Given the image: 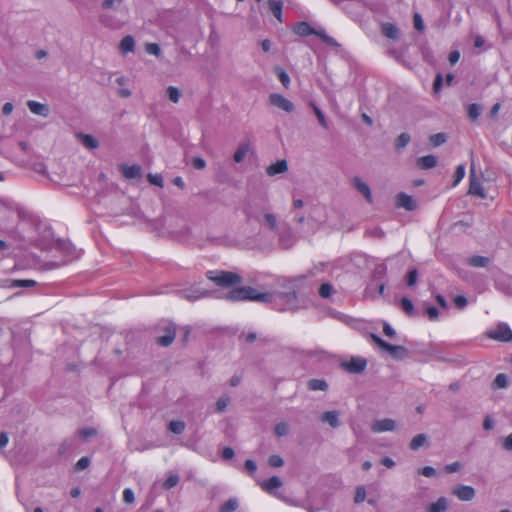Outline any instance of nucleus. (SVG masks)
I'll use <instances>...</instances> for the list:
<instances>
[{
  "label": "nucleus",
  "mask_w": 512,
  "mask_h": 512,
  "mask_svg": "<svg viewBox=\"0 0 512 512\" xmlns=\"http://www.w3.org/2000/svg\"><path fill=\"white\" fill-rule=\"evenodd\" d=\"M79 139L83 146H85L88 149H96L99 146L98 140L90 134L80 133Z\"/></svg>",
  "instance_id": "c756f323"
},
{
  "label": "nucleus",
  "mask_w": 512,
  "mask_h": 512,
  "mask_svg": "<svg viewBox=\"0 0 512 512\" xmlns=\"http://www.w3.org/2000/svg\"><path fill=\"white\" fill-rule=\"evenodd\" d=\"M320 419L322 422L329 424L332 428H338L341 425L339 412L336 410L324 412Z\"/></svg>",
  "instance_id": "b1692460"
},
{
  "label": "nucleus",
  "mask_w": 512,
  "mask_h": 512,
  "mask_svg": "<svg viewBox=\"0 0 512 512\" xmlns=\"http://www.w3.org/2000/svg\"><path fill=\"white\" fill-rule=\"evenodd\" d=\"M465 176V166L464 165H458L456 167V170L454 172L453 178V186H456L459 184V182L464 178Z\"/></svg>",
  "instance_id": "3c124183"
},
{
  "label": "nucleus",
  "mask_w": 512,
  "mask_h": 512,
  "mask_svg": "<svg viewBox=\"0 0 512 512\" xmlns=\"http://www.w3.org/2000/svg\"><path fill=\"white\" fill-rule=\"evenodd\" d=\"M413 23H414V28L417 31L421 32L424 30V28H425L424 22H423L422 16L419 13L414 14Z\"/></svg>",
  "instance_id": "e2e57ef3"
},
{
  "label": "nucleus",
  "mask_w": 512,
  "mask_h": 512,
  "mask_svg": "<svg viewBox=\"0 0 512 512\" xmlns=\"http://www.w3.org/2000/svg\"><path fill=\"white\" fill-rule=\"evenodd\" d=\"M293 31L295 34L301 36V37H307L310 35H315L319 37L326 45L334 47V48H340L341 45L331 36H329L326 31L322 28L315 29L310 26L308 22L301 21L297 22L293 28Z\"/></svg>",
  "instance_id": "f03ea898"
},
{
  "label": "nucleus",
  "mask_w": 512,
  "mask_h": 512,
  "mask_svg": "<svg viewBox=\"0 0 512 512\" xmlns=\"http://www.w3.org/2000/svg\"><path fill=\"white\" fill-rule=\"evenodd\" d=\"M281 298L283 299L286 308L290 311H296L298 309V296L294 289H289L284 292H279Z\"/></svg>",
  "instance_id": "4468645a"
},
{
  "label": "nucleus",
  "mask_w": 512,
  "mask_h": 512,
  "mask_svg": "<svg viewBox=\"0 0 512 512\" xmlns=\"http://www.w3.org/2000/svg\"><path fill=\"white\" fill-rule=\"evenodd\" d=\"M366 498V490L364 486H358L355 491L354 502L361 503Z\"/></svg>",
  "instance_id": "13d9d810"
},
{
  "label": "nucleus",
  "mask_w": 512,
  "mask_h": 512,
  "mask_svg": "<svg viewBox=\"0 0 512 512\" xmlns=\"http://www.w3.org/2000/svg\"><path fill=\"white\" fill-rule=\"evenodd\" d=\"M416 164L422 170L432 169L437 165V157L432 154L422 156L417 159Z\"/></svg>",
  "instance_id": "a878e982"
},
{
  "label": "nucleus",
  "mask_w": 512,
  "mask_h": 512,
  "mask_svg": "<svg viewBox=\"0 0 512 512\" xmlns=\"http://www.w3.org/2000/svg\"><path fill=\"white\" fill-rule=\"evenodd\" d=\"M27 106H28L29 110L33 114H36V115L48 117V115L50 113L48 105L42 104V103L34 101V100H29L27 102Z\"/></svg>",
  "instance_id": "5701e85b"
},
{
  "label": "nucleus",
  "mask_w": 512,
  "mask_h": 512,
  "mask_svg": "<svg viewBox=\"0 0 512 512\" xmlns=\"http://www.w3.org/2000/svg\"><path fill=\"white\" fill-rule=\"evenodd\" d=\"M166 95L173 103H178L181 97V92L177 87L169 86L166 89Z\"/></svg>",
  "instance_id": "c03bdc74"
},
{
  "label": "nucleus",
  "mask_w": 512,
  "mask_h": 512,
  "mask_svg": "<svg viewBox=\"0 0 512 512\" xmlns=\"http://www.w3.org/2000/svg\"><path fill=\"white\" fill-rule=\"evenodd\" d=\"M446 141H447V135H446V133H443V132L433 134L429 137V142L433 147L441 146Z\"/></svg>",
  "instance_id": "58836bf2"
},
{
  "label": "nucleus",
  "mask_w": 512,
  "mask_h": 512,
  "mask_svg": "<svg viewBox=\"0 0 512 512\" xmlns=\"http://www.w3.org/2000/svg\"><path fill=\"white\" fill-rule=\"evenodd\" d=\"M245 339V341L249 344L255 342L256 340H259V342L262 344V345H265L268 340L264 337V338H258V335L255 333V332H249L247 334H244L242 333L240 335V338H243Z\"/></svg>",
  "instance_id": "a18cd8bd"
},
{
  "label": "nucleus",
  "mask_w": 512,
  "mask_h": 512,
  "mask_svg": "<svg viewBox=\"0 0 512 512\" xmlns=\"http://www.w3.org/2000/svg\"><path fill=\"white\" fill-rule=\"evenodd\" d=\"M453 301H454V305L459 310L464 309L468 304L467 298L463 295H457Z\"/></svg>",
  "instance_id": "680f3d73"
},
{
  "label": "nucleus",
  "mask_w": 512,
  "mask_h": 512,
  "mask_svg": "<svg viewBox=\"0 0 512 512\" xmlns=\"http://www.w3.org/2000/svg\"><path fill=\"white\" fill-rule=\"evenodd\" d=\"M428 444V437L424 433L417 434L412 438V440L409 443V448L412 451H417L424 445Z\"/></svg>",
  "instance_id": "bb28decb"
},
{
  "label": "nucleus",
  "mask_w": 512,
  "mask_h": 512,
  "mask_svg": "<svg viewBox=\"0 0 512 512\" xmlns=\"http://www.w3.org/2000/svg\"><path fill=\"white\" fill-rule=\"evenodd\" d=\"M381 33L391 39V40H397L399 39L400 37V31L398 29V27L393 24V23H390V22H383L381 23Z\"/></svg>",
  "instance_id": "4be33fe9"
},
{
  "label": "nucleus",
  "mask_w": 512,
  "mask_h": 512,
  "mask_svg": "<svg viewBox=\"0 0 512 512\" xmlns=\"http://www.w3.org/2000/svg\"><path fill=\"white\" fill-rule=\"evenodd\" d=\"M502 447L506 451H512V432L508 436L503 438Z\"/></svg>",
  "instance_id": "774afa93"
},
{
  "label": "nucleus",
  "mask_w": 512,
  "mask_h": 512,
  "mask_svg": "<svg viewBox=\"0 0 512 512\" xmlns=\"http://www.w3.org/2000/svg\"><path fill=\"white\" fill-rule=\"evenodd\" d=\"M411 140V137L408 133H401L395 140V148L396 150H401L405 148Z\"/></svg>",
  "instance_id": "a19ab883"
},
{
  "label": "nucleus",
  "mask_w": 512,
  "mask_h": 512,
  "mask_svg": "<svg viewBox=\"0 0 512 512\" xmlns=\"http://www.w3.org/2000/svg\"><path fill=\"white\" fill-rule=\"evenodd\" d=\"M186 424L182 420H172L168 424V429L174 434H182L185 430Z\"/></svg>",
  "instance_id": "e433bc0d"
},
{
  "label": "nucleus",
  "mask_w": 512,
  "mask_h": 512,
  "mask_svg": "<svg viewBox=\"0 0 512 512\" xmlns=\"http://www.w3.org/2000/svg\"><path fill=\"white\" fill-rule=\"evenodd\" d=\"M449 507V501L446 497L441 496L437 501L430 503L426 507V512H445Z\"/></svg>",
  "instance_id": "393cba45"
},
{
  "label": "nucleus",
  "mask_w": 512,
  "mask_h": 512,
  "mask_svg": "<svg viewBox=\"0 0 512 512\" xmlns=\"http://www.w3.org/2000/svg\"><path fill=\"white\" fill-rule=\"evenodd\" d=\"M488 336L500 342H509L512 340V330L506 323H500L494 330L488 332Z\"/></svg>",
  "instance_id": "0eeeda50"
},
{
  "label": "nucleus",
  "mask_w": 512,
  "mask_h": 512,
  "mask_svg": "<svg viewBox=\"0 0 512 512\" xmlns=\"http://www.w3.org/2000/svg\"><path fill=\"white\" fill-rule=\"evenodd\" d=\"M443 86V77L441 73H437L435 79L433 81V91L434 93H439Z\"/></svg>",
  "instance_id": "69168bd1"
},
{
  "label": "nucleus",
  "mask_w": 512,
  "mask_h": 512,
  "mask_svg": "<svg viewBox=\"0 0 512 512\" xmlns=\"http://www.w3.org/2000/svg\"><path fill=\"white\" fill-rule=\"evenodd\" d=\"M489 263L490 258L480 255H474L468 259V264L472 267H487Z\"/></svg>",
  "instance_id": "473e14b6"
},
{
  "label": "nucleus",
  "mask_w": 512,
  "mask_h": 512,
  "mask_svg": "<svg viewBox=\"0 0 512 512\" xmlns=\"http://www.w3.org/2000/svg\"><path fill=\"white\" fill-rule=\"evenodd\" d=\"M37 285V282L31 279H7L3 287L10 289L15 288H30Z\"/></svg>",
  "instance_id": "412c9836"
},
{
  "label": "nucleus",
  "mask_w": 512,
  "mask_h": 512,
  "mask_svg": "<svg viewBox=\"0 0 512 512\" xmlns=\"http://www.w3.org/2000/svg\"><path fill=\"white\" fill-rule=\"evenodd\" d=\"M238 508V501L236 498H230L221 505L219 512H233Z\"/></svg>",
  "instance_id": "79ce46f5"
},
{
  "label": "nucleus",
  "mask_w": 512,
  "mask_h": 512,
  "mask_svg": "<svg viewBox=\"0 0 512 512\" xmlns=\"http://www.w3.org/2000/svg\"><path fill=\"white\" fill-rule=\"evenodd\" d=\"M353 185H354L355 189L360 194L363 195V197L365 198V200L368 203L371 204L373 202V197H372V193H371L370 187L368 186V184L363 182L360 177L356 176V177L353 178Z\"/></svg>",
  "instance_id": "a211bd4d"
},
{
  "label": "nucleus",
  "mask_w": 512,
  "mask_h": 512,
  "mask_svg": "<svg viewBox=\"0 0 512 512\" xmlns=\"http://www.w3.org/2000/svg\"><path fill=\"white\" fill-rule=\"evenodd\" d=\"M56 248L63 251L67 255H72V251L74 250L73 245L69 241L58 240L56 242Z\"/></svg>",
  "instance_id": "49530a36"
},
{
  "label": "nucleus",
  "mask_w": 512,
  "mask_h": 512,
  "mask_svg": "<svg viewBox=\"0 0 512 512\" xmlns=\"http://www.w3.org/2000/svg\"><path fill=\"white\" fill-rule=\"evenodd\" d=\"M146 52L159 57L161 55V48L157 43H147L146 44Z\"/></svg>",
  "instance_id": "4d7b16f0"
},
{
  "label": "nucleus",
  "mask_w": 512,
  "mask_h": 512,
  "mask_svg": "<svg viewBox=\"0 0 512 512\" xmlns=\"http://www.w3.org/2000/svg\"><path fill=\"white\" fill-rule=\"evenodd\" d=\"M474 168L471 167L470 171V183H469V191L468 193L471 195L478 196L482 199L486 198V194L484 192V189L481 185V183L474 177Z\"/></svg>",
  "instance_id": "f3484780"
},
{
  "label": "nucleus",
  "mask_w": 512,
  "mask_h": 512,
  "mask_svg": "<svg viewBox=\"0 0 512 512\" xmlns=\"http://www.w3.org/2000/svg\"><path fill=\"white\" fill-rule=\"evenodd\" d=\"M90 458L87 456L81 457L75 464L74 469L75 471H81L89 467L90 465Z\"/></svg>",
  "instance_id": "6e6d98bb"
},
{
  "label": "nucleus",
  "mask_w": 512,
  "mask_h": 512,
  "mask_svg": "<svg viewBox=\"0 0 512 512\" xmlns=\"http://www.w3.org/2000/svg\"><path fill=\"white\" fill-rule=\"evenodd\" d=\"M333 291H334L333 286L330 283L325 282L320 285L318 293H319L320 297L327 299L332 295Z\"/></svg>",
  "instance_id": "37998d69"
},
{
  "label": "nucleus",
  "mask_w": 512,
  "mask_h": 512,
  "mask_svg": "<svg viewBox=\"0 0 512 512\" xmlns=\"http://www.w3.org/2000/svg\"><path fill=\"white\" fill-rule=\"evenodd\" d=\"M341 368L353 374L362 373L367 367V360L360 356H352L350 360L340 364Z\"/></svg>",
  "instance_id": "423d86ee"
},
{
  "label": "nucleus",
  "mask_w": 512,
  "mask_h": 512,
  "mask_svg": "<svg viewBox=\"0 0 512 512\" xmlns=\"http://www.w3.org/2000/svg\"><path fill=\"white\" fill-rule=\"evenodd\" d=\"M119 48L123 54L133 52L134 48H135L134 38L130 35L123 37L122 40L120 41Z\"/></svg>",
  "instance_id": "cd10ccee"
},
{
  "label": "nucleus",
  "mask_w": 512,
  "mask_h": 512,
  "mask_svg": "<svg viewBox=\"0 0 512 512\" xmlns=\"http://www.w3.org/2000/svg\"><path fill=\"white\" fill-rule=\"evenodd\" d=\"M207 279L213 281L217 286L232 288L242 283L243 278L235 272L224 270H210L206 272Z\"/></svg>",
  "instance_id": "7ed1b4c3"
},
{
  "label": "nucleus",
  "mask_w": 512,
  "mask_h": 512,
  "mask_svg": "<svg viewBox=\"0 0 512 512\" xmlns=\"http://www.w3.org/2000/svg\"><path fill=\"white\" fill-rule=\"evenodd\" d=\"M387 273V266L384 263L377 264L372 272V281H384Z\"/></svg>",
  "instance_id": "7c9ffc66"
},
{
  "label": "nucleus",
  "mask_w": 512,
  "mask_h": 512,
  "mask_svg": "<svg viewBox=\"0 0 512 512\" xmlns=\"http://www.w3.org/2000/svg\"><path fill=\"white\" fill-rule=\"evenodd\" d=\"M123 501L132 504L135 501V495L131 488H125L123 491Z\"/></svg>",
  "instance_id": "0e129e2a"
},
{
  "label": "nucleus",
  "mask_w": 512,
  "mask_h": 512,
  "mask_svg": "<svg viewBox=\"0 0 512 512\" xmlns=\"http://www.w3.org/2000/svg\"><path fill=\"white\" fill-rule=\"evenodd\" d=\"M269 103L270 105L275 106L288 113L293 112L295 109L294 104L289 99L285 98L283 95L278 93H272L269 95Z\"/></svg>",
  "instance_id": "6e6552de"
},
{
  "label": "nucleus",
  "mask_w": 512,
  "mask_h": 512,
  "mask_svg": "<svg viewBox=\"0 0 512 512\" xmlns=\"http://www.w3.org/2000/svg\"><path fill=\"white\" fill-rule=\"evenodd\" d=\"M268 465L272 468H280L284 465V460L280 455L273 454L268 458Z\"/></svg>",
  "instance_id": "8fccbe9b"
},
{
  "label": "nucleus",
  "mask_w": 512,
  "mask_h": 512,
  "mask_svg": "<svg viewBox=\"0 0 512 512\" xmlns=\"http://www.w3.org/2000/svg\"><path fill=\"white\" fill-rule=\"evenodd\" d=\"M175 336H176L175 325L172 323H168L164 327V335L159 336L156 339V343L162 347H168L173 343Z\"/></svg>",
  "instance_id": "9d476101"
},
{
  "label": "nucleus",
  "mask_w": 512,
  "mask_h": 512,
  "mask_svg": "<svg viewBox=\"0 0 512 512\" xmlns=\"http://www.w3.org/2000/svg\"><path fill=\"white\" fill-rule=\"evenodd\" d=\"M396 428V422L390 418H384L375 420L371 425V430L375 433H381L386 431H394Z\"/></svg>",
  "instance_id": "ddd939ff"
},
{
  "label": "nucleus",
  "mask_w": 512,
  "mask_h": 512,
  "mask_svg": "<svg viewBox=\"0 0 512 512\" xmlns=\"http://www.w3.org/2000/svg\"><path fill=\"white\" fill-rule=\"evenodd\" d=\"M314 112H315V115H316V117H317V119H318L319 124H320L323 128L327 129V128H328V123H327L326 118H325V115H324V113L321 111V109H319L318 107L314 106Z\"/></svg>",
  "instance_id": "052dcab7"
},
{
  "label": "nucleus",
  "mask_w": 512,
  "mask_h": 512,
  "mask_svg": "<svg viewBox=\"0 0 512 512\" xmlns=\"http://www.w3.org/2000/svg\"><path fill=\"white\" fill-rule=\"evenodd\" d=\"M418 279V271L416 269H411L406 274V284L409 287H412L416 284Z\"/></svg>",
  "instance_id": "603ef678"
},
{
  "label": "nucleus",
  "mask_w": 512,
  "mask_h": 512,
  "mask_svg": "<svg viewBox=\"0 0 512 512\" xmlns=\"http://www.w3.org/2000/svg\"><path fill=\"white\" fill-rule=\"evenodd\" d=\"M225 300L230 302H241V301H253L261 302L267 298L266 295H262L255 288L250 286H234L229 290L223 297Z\"/></svg>",
  "instance_id": "f257e3e1"
},
{
  "label": "nucleus",
  "mask_w": 512,
  "mask_h": 512,
  "mask_svg": "<svg viewBox=\"0 0 512 512\" xmlns=\"http://www.w3.org/2000/svg\"><path fill=\"white\" fill-rule=\"evenodd\" d=\"M179 476L174 474V475H170L163 483V488L164 489H172L173 487H175L178 482H179Z\"/></svg>",
  "instance_id": "864d4df0"
},
{
  "label": "nucleus",
  "mask_w": 512,
  "mask_h": 512,
  "mask_svg": "<svg viewBox=\"0 0 512 512\" xmlns=\"http://www.w3.org/2000/svg\"><path fill=\"white\" fill-rule=\"evenodd\" d=\"M307 387L311 391H326L328 390V383L324 379H310L307 383Z\"/></svg>",
  "instance_id": "c85d7f7f"
},
{
  "label": "nucleus",
  "mask_w": 512,
  "mask_h": 512,
  "mask_svg": "<svg viewBox=\"0 0 512 512\" xmlns=\"http://www.w3.org/2000/svg\"><path fill=\"white\" fill-rule=\"evenodd\" d=\"M268 6L272 14L275 16L277 20L282 21V1L277 0H268Z\"/></svg>",
  "instance_id": "2f4dec72"
},
{
  "label": "nucleus",
  "mask_w": 512,
  "mask_h": 512,
  "mask_svg": "<svg viewBox=\"0 0 512 512\" xmlns=\"http://www.w3.org/2000/svg\"><path fill=\"white\" fill-rule=\"evenodd\" d=\"M370 340L381 350L390 354L395 360H403L408 357L409 351L406 347L401 345H392L387 341L383 340L380 336L374 333H370Z\"/></svg>",
  "instance_id": "20e7f679"
},
{
  "label": "nucleus",
  "mask_w": 512,
  "mask_h": 512,
  "mask_svg": "<svg viewBox=\"0 0 512 512\" xmlns=\"http://www.w3.org/2000/svg\"><path fill=\"white\" fill-rule=\"evenodd\" d=\"M147 180L150 184L163 187V177L160 174H151L147 175Z\"/></svg>",
  "instance_id": "5fc2aeb1"
},
{
  "label": "nucleus",
  "mask_w": 512,
  "mask_h": 512,
  "mask_svg": "<svg viewBox=\"0 0 512 512\" xmlns=\"http://www.w3.org/2000/svg\"><path fill=\"white\" fill-rule=\"evenodd\" d=\"M229 397H220L216 402V411L222 413L226 410L229 403Z\"/></svg>",
  "instance_id": "bf43d9fd"
},
{
  "label": "nucleus",
  "mask_w": 512,
  "mask_h": 512,
  "mask_svg": "<svg viewBox=\"0 0 512 512\" xmlns=\"http://www.w3.org/2000/svg\"><path fill=\"white\" fill-rule=\"evenodd\" d=\"M400 308L402 309V311L408 315L409 317H412L415 315V308H414V304L413 302L407 298V297H402L401 300H400Z\"/></svg>",
  "instance_id": "f704fd0d"
},
{
  "label": "nucleus",
  "mask_w": 512,
  "mask_h": 512,
  "mask_svg": "<svg viewBox=\"0 0 512 512\" xmlns=\"http://www.w3.org/2000/svg\"><path fill=\"white\" fill-rule=\"evenodd\" d=\"M262 295H266L267 298L265 300H261L262 303H269L271 304L272 308L277 311H287L288 308H286V305L281 298V295L279 292H266L262 293Z\"/></svg>",
  "instance_id": "9b49d317"
},
{
  "label": "nucleus",
  "mask_w": 512,
  "mask_h": 512,
  "mask_svg": "<svg viewBox=\"0 0 512 512\" xmlns=\"http://www.w3.org/2000/svg\"><path fill=\"white\" fill-rule=\"evenodd\" d=\"M451 492L460 501H471L476 495V491L472 486L463 484L454 486Z\"/></svg>",
  "instance_id": "1a4fd4ad"
},
{
  "label": "nucleus",
  "mask_w": 512,
  "mask_h": 512,
  "mask_svg": "<svg viewBox=\"0 0 512 512\" xmlns=\"http://www.w3.org/2000/svg\"><path fill=\"white\" fill-rule=\"evenodd\" d=\"M274 433L278 437H283L289 433V425L286 422H279L274 427Z\"/></svg>",
  "instance_id": "09e8293b"
},
{
  "label": "nucleus",
  "mask_w": 512,
  "mask_h": 512,
  "mask_svg": "<svg viewBox=\"0 0 512 512\" xmlns=\"http://www.w3.org/2000/svg\"><path fill=\"white\" fill-rule=\"evenodd\" d=\"M119 169H120L122 175L126 179H136V178H140L142 176V169H141V166L138 164H133V165L121 164L119 166Z\"/></svg>",
  "instance_id": "2eb2a0df"
},
{
  "label": "nucleus",
  "mask_w": 512,
  "mask_h": 512,
  "mask_svg": "<svg viewBox=\"0 0 512 512\" xmlns=\"http://www.w3.org/2000/svg\"><path fill=\"white\" fill-rule=\"evenodd\" d=\"M97 434V430L93 427H85L81 428L77 431V435L83 440H87L90 437H93Z\"/></svg>",
  "instance_id": "de8ad7c7"
},
{
  "label": "nucleus",
  "mask_w": 512,
  "mask_h": 512,
  "mask_svg": "<svg viewBox=\"0 0 512 512\" xmlns=\"http://www.w3.org/2000/svg\"><path fill=\"white\" fill-rule=\"evenodd\" d=\"M481 111H482V107L481 105L477 104V103H472L470 104L468 107H467V114H468V117L472 120V121H475L479 118L480 114H481Z\"/></svg>",
  "instance_id": "ea45409f"
},
{
  "label": "nucleus",
  "mask_w": 512,
  "mask_h": 512,
  "mask_svg": "<svg viewBox=\"0 0 512 512\" xmlns=\"http://www.w3.org/2000/svg\"><path fill=\"white\" fill-rule=\"evenodd\" d=\"M244 212L248 219H253L261 224H264L272 231L277 230V219L274 214L265 213L262 217L260 212L256 210L252 204H248Z\"/></svg>",
  "instance_id": "39448f33"
},
{
  "label": "nucleus",
  "mask_w": 512,
  "mask_h": 512,
  "mask_svg": "<svg viewBox=\"0 0 512 512\" xmlns=\"http://www.w3.org/2000/svg\"><path fill=\"white\" fill-rule=\"evenodd\" d=\"M248 151H249V144L241 143L233 155L234 161L236 163L242 162L244 160V158L246 157Z\"/></svg>",
  "instance_id": "c9c22d12"
},
{
  "label": "nucleus",
  "mask_w": 512,
  "mask_h": 512,
  "mask_svg": "<svg viewBox=\"0 0 512 512\" xmlns=\"http://www.w3.org/2000/svg\"><path fill=\"white\" fill-rule=\"evenodd\" d=\"M179 295L189 301H195L197 299L207 297L211 294L209 290H201L196 287H190L183 290H180Z\"/></svg>",
  "instance_id": "f8f14e48"
},
{
  "label": "nucleus",
  "mask_w": 512,
  "mask_h": 512,
  "mask_svg": "<svg viewBox=\"0 0 512 512\" xmlns=\"http://www.w3.org/2000/svg\"><path fill=\"white\" fill-rule=\"evenodd\" d=\"M260 487L269 494L276 495L275 489L283 485L282 480L278 476H272L269 479L259 483Z\"/></svg>",
  "instance_id": "aec40b11"
},
{
  "label": "nucleus",
  "mask_w": 512,
  "mask_h": 512,
  "mask_svg": "<svg viewBox=\"0 0 512 512\" xmlns=\"http://www.w3.org/2000/svg\"><path fill=\"white\" fill-rule=\"evenodd\" d=\"M418 473L425 476V477H434L436 475V470L435 468L431 467V466H425V467H422L418 470Z\"/></svg>",
  "instance_id": "338daca9"
},
{
  "label": "nucleus",
  "mask_w": 512,
  "mask_h": 512,
  "mask_svg": "<svg viewBox=\"0 0 512 512\" xmlns=\"http://www.w3.org/2000/svg\"><path fill=\"white\" fill-rule=\"evenodd\" d=\"M509 385V380L506 374L499 373L496 375L495 379L492 382V388L496 389H504Z\"/></svg>",
  "instance_id": "72a5a7b5"
},
{
  "label": "nucleus",
  "mask_w": 512,
  "mask_h": 512,
  "mask_svg": "<svg viewBox=\"0 0 512 512\" xmlns=\"http://www.w3.org/2000/svg\"><path fill=\"white\" fill-rule=\"evenodd\" d=\"M274 73L275 75L278 77L279 81L282 83V85L285 87V88H288L289 87V84H290V77L289 75L287 74V72L279 67V66H276L274 68Z\"/></svg>",
  "instance_id": "4c0bfd02"
},
{
  "label": "nucleus",
  "mask_w": 512,
  "mask_h": 512,
  "mask_svg": "<svg viewBox=\"0 0 512 512\" xmlns=\"http://www.w3.org/2000/svg\"><path fill=\"white\" fill-rule=\"evenodd\" d=\"M396 205L398 207L404 208L407 211H413L416 209V201L412 196L407 195L404 192L397 194L396 196Z\"/></svg>",
  "instance_id": "dca6fc26"
},
{
  "label": "nucleus",
  "mask_w": 512,
  "mask_h": 512,
  "mask_svg": "<svg viewBox=\"0 0 512 512\" xmlns=\"http://www.w3.org/2000/svg\"><path fill=\"white\" fill-rule=\"evenodd\" d=\"M288 171V163L285 159L277 160L266 168L268 176L273 177Z\"/></svg>",
  "instance_id": "6ab92c4d"
}]
</instances>
